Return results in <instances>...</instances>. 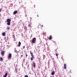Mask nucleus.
I'll use <instances>...</instances> for the list:
<instances>
[{
  "label": "nucleus",
  "instance_id": "7",
  "mask_svg": "<svg viewBox=\"0 0 77 77\" xmlns=\"http://www.w3.org/2000/svg\"><path fill=\"white\" fill-rule=\"evenodd\" d=\"M64 69H66V64H64Z\"/></svg>",
  "mask_w": 77,
  "mask_h": 77
},
{
  "label": "nucleus",
  "instance_id": "22",
  "mask_svg": "<svg viewBox=\"0 0 77 77\" xmlns=\"http://www.w3.org/2000/svg\"><path fill=\"white\" fill-rule=\"evenodd\" d=\"M15 52V53H18V52H17V50H15L14 51Z\"/></svg>",
  "mask_w": 77,
  "mask_h": 77
},
{
  "label": "nucleus",
  "instance_id": "2",
  "mask_svg": "<svg viewBox=\"0 0 77 77\" xmlns=\"http://www.w3.org/2000/svg\"><path fill=\"white\" fill-rule=\"evenodd\" d=\"M30 54H31L32 57L31 58V60H33V59H34L35 57H34L33 55V53L32 52V51H30Z\"/></svg>",
  "mask_w": 77,
  "mask_h": 77
},
{
  "label": "nucleus",
  "instance_id": "14",
  "mask_svg": "<svg viewBox=\"0 0 77 77\" xmlns=\"http://www.w3.org/2000/svg\"><path fill=\"white\" fill-rule=\"evenodd\" d=\"M0 60H1V61H3V58L2 57L1 58Z\"/></svg>",
  "mask_w": 77,
  "mask_h": 77
},
{
  "label": "nucleus",
  "instance_id": "16",
  "mask_svg": "<svg viewBox=\"0 0 77 77\" xmlns=\"http://www.w3.org/2000/svg\"><path fill=\"white\" fill-rule=\"evenodd\" d=\"M7 30H9V29H10V27H8L7 28Z\"/></svg>",
  "mask_w": 77,
  "mask_h": 77
},
{
  "label": "nucleus",
  "instance_id": "11",
  "mask_svg": "<svg viewBox=\"0 0 77 77\" xmlns=\"http://www.w3.org/2000/svg\"><path fill=\"white\" fill-rule=\"evenodd\" d=\"M8 76V73H6L3 77H6Z\"/></svg>",
  "mask_w": 77,
  "mask_h": 77
},
{
  "label": "nucleus",
  "instance_id": "15",
  "mask_svg": "<svg viewBox=\"0 0 77 77\" xmlns=\"http://www.w3.org/2000/svg\"><path fill=\"white\" fill-rule=\"evenodd\" d=\"M24 29L25 30H26L27 28V27H24Z\"/></svg>",
  "mask_w": 77,
  "mask_h": 77
},
{
  "label": "nucleus",
  "instance_id": "20",
  "mask_svg": "<svg viewBox=\"0 0 77 77\" xmlns=\"http://www.w3.org/2000/svg\"><path fill=\"white\" fill-rule=\"evenodd\" d=\"M27 54L26 53V57H27Z\"/></svg>",
  "mask_w": 77,
  "mask_h": 77
},
{
  "label": "nucleus",
  "instance_id": "8",
  "mask_svg": "<svg viewBox=\"0 0 77 77\" xmlns=\"http://www.w3.org/2000/svg\"><path fill=\"white\" fill-rule=\"evenodd\" d=\"M52 38H53V37H52V36H51V35H50L49 36V40H51Z\"/></svg>",
  "mask_w": 77,
  "mask_h": 77
},
{
  "label": "nucleus",
  "instance_id": "12",
  "mask_svg": "<svg viewBox=\"0 0 77 77\" xmlns=\"http://www.w3.org/2000/svg\"><path fill=\"white\" fill-rule=\"evenodd\" d=\"M2 36H5L6 35V33L5 32H3L2 33Z\"/></svg>",
  "mask_w": 77,
  "mask_h": 77
},
{
  "label": "nucleus",
  "instance_id": "9",
  "mask_svg": "<svg viewBox=\"0 0 77 77\" xmlns=\"http://www.w3.org/2000/svg\"><path fill=\"white\" fill-rule=\"evenodd\" d=\"M21 42H18V47H20L21 46Z\"/></svg>",
  "mask_w": 77,
  "mask_h": 77
},
{
  "label": "nucleus",
  "instance_id": "28",
  "mask_svg": "<svg viewBox=\"0 0 77 77\" xmlns=\"http://www.w3.org/2000/svg\"><path fill=\"white\" fill-rule=\"evenodd\" d=\"M45 77H47L46 76Z\"/></svg>",
  "mask_w": 77,
  "mask_h": 77
},
{
  "label": "nucleus",
  "instance_id": "21",
  "mask_svg": "<svg viewBox=\"0 0 77 77\" xmlns=\"http://www.w3.org/2000/svg\"><path fill=\"white\" fill-rule=\"evenodd\" d=\"M24 77H28V75H25Z\"/></svg>",
  "mask_w": 77,
  "mask_h": 77
},
{
  "label": "nucleus",
  "instance_id": "18",
  "mask_svg": "<svg viewBox=\"0 0 77 77\" xmlns=\"http://www.w3.org/2000/svg\"><path fill=\"white\" fill-rule=\"evenodd\" d=\"M58 55H59V54H56V56H58Z\"/></svg>",
  "mask_w": 77,
  "mask_h": 77
},
{
  "label": "nucleus",
  "instance_id": "27",
  "mask_svg": "<svg viewBox=\"0 0 77 77\" xmlns=\"http://www.w3.org/2000/svg\"><path fill=\"white\" fill-rule=\"evenodd\" d=\"M37 16L38 17H39V16H38V15H37Z\"/></svg>",
  "mask_w": 77,
  "mask_h": 77
},
{
  "label": "nucleus",
  "instance_id": "4",
  "mask_svg": "<svg viewBox=\"0 0 77 77\" xmlns=\"http://www.w3.org/2000/svg\"><path fill=\"white\" fill-rule=\"evenodd\" d=\"M12 57V54H8V59H11Z\"/></svg>",
  "mask_w": 77,
  "mask_h": 77
},
{
  "label": "nucleus",
  "instance_id": "26",
  "mask_svg": "<svg viewBox=\"0 0 77 77\" xmlns=\"http://www.w3.org/2000/svg\"><path fill=\"white\" fill-rule=\"evenodd\" d=\"M41 27H44V26H43V25H42L41 26Z\"/></svg>",
  "mask_w": 77,
  "mask_h": 77
},
{
  "label": "nucleus",
  "instance_id": "23",
  "mask_svg": "<svg viewBox=\"0 0 77 77\" xmlns=\"http://www.w3.org/2000/svg\"><path fill=\"white\" fill-rule=\"evenodd\" d=\"M23 56V55H21L20 57H22Z\"/></svg>",
  "mask_w": 77,
  "mask_h": 77
},
{
  "label": "nucleus",
  "instance_id": "6",
  "mask_svg": "<svg viewBox=\"0 0 77 77\" xmlns=\"http://www.w3.org/2000/svg\"><path fill=\"white\" fill-rule=\"evenodd\" d=\"M17 13H18V11H16L13 12V14L14 15H15V14H17Z\"/></svg>",
  "mask_w": 77,
  "mask_h": 77
},
{
  "label": "nucleus",
  "instance_id": "13",
  "mask_svg": "<svg viewBox=\"0 0 77 77\" xmlns=\"http://www.w3.org/2000/svg\"><path fill=\"white\" fill-rule=\"evenodd\" d=\"M33 66L34 68H35L36 67V64L35 63H33Z\"/></svg>",
  "mask_w": 77,
  "mask_h": 77
},
{
  "label": "nucleus",
  "instance_id": "5",
  "mask_svg": "<svg viewBox=\"0 0 77 77\" xmlns=\"http://www.w3.org/2000/svg\"><path fill=\"white\" fill-rule=\"evenodd\" d=\"M5 51H3L1 52V54L2 55V56H4L5 54Z\"/></svg>",
  "mask_w": 77,
  "mask_h": 77
},
{
  "label": "nucleus",
  "instance_id": "25",
  "mask_svg": "<svg viewBox=\"0 0 77 77\" xmlns=\"http://www.w3.org/2000/svg\"><path fill=\"white\" fill-rule=\"evenodd\" d=\"M1 11H2V9H0V12H1Z\"/></svg>",
  "mask_w": 77,
  "mask_h": 77
},
{
  "label": "nucleus",
  "instance_id": "24",
  "mask_svg": "<svg viewBox=\"0 0 77 77\" xmlns=\"http://www.w3.org/2000/svg\"><path fill=\"white\" fill-rule=\"evenodd\" d=\"M25 48V46H23V49H24Z\"/></svg>",
  "mask_w": 77,
  "mask_h": 77
},
{
  "label": "nucleus",
  "instance_id": "3",
  "mask_svg": "<svg viewBox=\"0 0 77 77\" xmlns=\"http://www.w3.org/2000/svg\"><path fill=\"white\" fill-rule=\"evenodd\" d=\"M36 38L35 37L31 41V43L32 44H34L35 43V41H36Z\"/></svg>",
  "mask_w": 77,
  "mask_h": 77
},
{
  "label": "nucleus",
  "instance_id": "17",
  "mask_svg": "<svg viewBox=\"0 0 77 77\" xmlns=\"http://www.w3.org/2000/svg\"><path fill=\"white\" fill-rule=\"evenodd\" d=\"M28 27H31V25L30 24H29L28 25Z\"/></svg>",
  "mask_w": 77,
  "mask_h": 77
},
{
  "label": "nucleus",
  "instance_id": "19",
  "mask_svg": "<svg viewBox=\"0 0 77 77\" xmlns=\"http://www.w3.org/2000/svg\"><path fill=\"white\" fill-rule=\"evenodd\" d=\"M13 36L14 38H15V35H13Z\"/></svg>",
  "mask_w": 77,
  "mask_h": 77
},
{
  "label": "nucleus",
  "instance_id": "10",
  "mask_svg": "<svg viewBox=\"0 0 77 77\" xmlns=\"http://www.w3.org/2000/svg\"><path fill=\"white\" fill-rule=\"evenodd\" d=\"M55 74V72L54 71H53L52 72L51 74L52 75H54Z\"/></svg>",
  "mask_w": 77,
  "mask_h": 77
},
{
  "label": "nucleus",
  "instance_id": "1",
  "mask_svg": "<svg viewBox=\"0 0 77 77\" xmlns=\"http://www.w3.org/2000/svg\"><path fill=\"white\" fill-rule=\"evenodd\" d=\"M11 19H7V24L8 26H10L11 25Z\"/></svg>",
  "mask_w": 77,
  "mask_h": 77
}]
</instances>
